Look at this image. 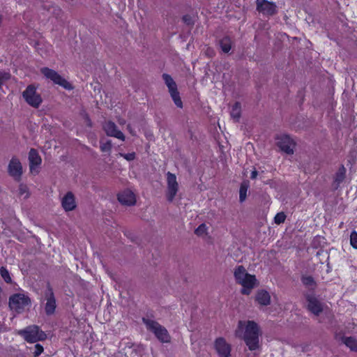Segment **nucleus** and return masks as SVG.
I'll use <instances>...</instances> for the list:
<instances>
[{"label": "nucleus", "mask_w": 357, "mask_h": 357, "mask_svg": "<svg viewBox=\"0 0 357 357\" xmlns=\"http://www.w3.org/2000/svg\"><path fill=\"white\" fill-rule=\"evenodd\" d=\"M303 284L310 291H314L317 287V282L311 275H303L301 278Z\"/></svg>", "instance_id": "nucleus-21"}, {"label": "nucleus", "mask_w": 357, "mask_h": 357, "mask_svg": "<svg viewBox=\"0 0 357 357\" xmlns=\"http://www.w3.org/2000/svg\"><path fill=\"white\" fill-rule=\"evenodd\" d=\"M286 219V215L283 212L278 213L275 218H274V222L275 223L278 225H280L281 223H283L285 221Z\"/></svg>", "instance_id": "nucleus-31"}, {"label": "nucleus", "mask_w": 357, "mask_h": 357, "mask_svg": "<svg viewBox=\"0 0 357 357\" xmlns=\"http://www.w3.org/2000/svg\"><path fill=\"white\" fill-rule=\"evenodd\" d=\"M256 301L261 305H268L271 303V296L268 291L259 290L255 297Z\"/></svg>", "instance_id": "nucleus-20"}, {"label": "nucleus", "mask_w": 357, "mask_h": 357, "mask_svg": "<svg viewBox=\"0 0 357 357\" xmlns=\"http://www.w3.org/2000/svg\"><path fill=\"white\" fill-rule=\"evenodd\" d=\"M43 351V347L39 344L35 345V351L33 352L34 356H38Z\"/></svg>", "instance_id": "nucleus-36"}, {"label": "nucleus", "mask_w": 357, "mask_h": 357, "mask_svg": "<svg viewBox=\"0 0 357 357\" xmlns=\"http://www.w3.org/2000/svg\"><path fill=\"white\" fill-rule=\"evenodd\" d=\"M120 203L127 206L134 205L136 202L135 194L130 190H126L118 195Z\"/></svg>", "instance_id": "nucleus-16"}, {"label": "nucleus", "mask_w": 357, "mask_h": 357, "mask_svg": "<svg viewBox=\"0 0 357 357\" xmlns=\"http://www.w3.org/2000/svg\"><path fill=\"white\" fill-rule=\"evenodd\" d=\"M61 204L66 211H70L75 208L76 204L74 195L71 192H68L61 200Z\"/></svg>", "instance_id": "nucleus-18"}, {"label": "nucleus", "mask_w": 357, "mask_h": 357, "mask_svg": "<svg viewBox=\"0 0 357 357\" xmlns=\"http://www.w3.org/2000/svg\"><path fill=\"white\" fill-rule=\"evenodd\" d=\"M103 129L107 135L116 137L122 141L125 140V135L118 129L116 125L114 122L111 121L105 122L103 125Z\"/></svg>", "instance_id": "nucleus-14"}, {"label": "nucleus", "mask_w": 357, "mask_h": 357, "mask_svg": "<svg viewBox=\"0 0 357 357\" xmlns=\"http://www.w3.org/2000/svg\"><path fill=\"white\" fill-rule=\"evenodd\" d=\"M207 227L205 224H201L195 231L197 236H202L206 233Z\"/></svg>", "instance_id": "nucleus-33"}, {"label": "nucleus", "mask_w": 357, "mask_h": 357, "mask_svg": "<svg viewBox=\"0 0 357 357\" xmlns=\"http://www.w3.org/2000/svg\"><path fill=\"white\" fill-rule=\"evenodd\" d=\"M183 22L188 26H192L195 24V17L190 15H185L183 17Z\"/></svg>", "instance_id": "nucleus-32"}, {"label": "nucleus", "mask_w": 357, "mask_h": 357, "mask_svg": "<svg viewBox=\"0 0 357 357\" xmlns=\"http://www.w3.org/2000/svg\"><path fill=\"white\" fill-rule=\"evenodd\" d=\"M257 174H258L257 171L255 169L254 171H252V172H251L250 178H251V179H255V178H257Z\"/></svg>", "instance_id": "nucleus-37"}, {"label": "nucleus", "mask_w": 357, "mask_h": 357, "mask_svg": "<svg viewBox=\"0 0 357 357\" xmlns=\"http://www.w3.org/2000/svg\"><path fill=\"white\" fill-rule=\"evenodd\" d=\"M238 331L245 328L243 339L249 350L255 351L259 348V326L254 321H248L246 323L239 321Z\"/></svg>", "instance_id": "nucleus-1"}, {"label": "nucleus", "mask_w": 357, "mask_h": 357, "mask_svg": "<svg viewBox=\"0 0 357 357\" xmlns=\"http://www.w3.org/2000/svg\"><path fill=\"white\" fill-rule=\"evenodd\" d=\"M40 73L55 84H58L66 90L73 89V86L54 70L44 67L40 69Z\"/></svg>", "instance_id": "nucleus-7"}, {"label": "nucleus", "mask_w": 357, "mask_h": 357, "mask_svg": "<svg viewBox=\"0 0 357 357\" xmlns=\"http://www.w3.org/2000/svg\"><path fill=\"white\" fill-rule=\"evenodd\" d=\"M241 104L238 102H235L232 106L231 110L230 112L231 117L235 121H238L241 117Z\"/></svg>", "instance_id": "nucleus-23"}, {"label": "nucleus", "mask_w": 357, "mask_h": 357, "mask_svg": "<svg viewBox=\"0 0 357 357\" xmlns=\"http://www.w3.org/2000/svg\"><path fill=\"white\" fill-rule=\"evenodd\" d=\"M236 335L238 336V331H236Z\"/></svg>", "instance_id": "nucleus-40"}, {"label": "nucleus", "mask_w": 357, "mask_h": 357, "mask_svg": "<svg viewBox=\"0 0 357 357\" xmlns=\"http://www.w3.org/2000/svg\"><path fill=\"white\" fill-rule=\"evenodd\" d=\"M248 191V185L245 183H242L239 190V201L243 202L246 199Z\"/></svg>", "instance_id": "nucleus-28"}, {"label": "nucleus", "mask_w": 357, "mask_h": 357, "mask_svg": "<svg viewBox=\"0 0 357 357\" xmlns=\"http://www.w3.org/2000/svg\"><path fill=\"white\" fill-rule=\"evenodd\" d=\"M304 297L307 302V310L314 316L319 317L324 312L325 304L313 293H305Z\"/></svg>", "instance_id": "nucleus-6"}, {"label": "nucleus", "mask_w": 357, "mask_h": 357, "mask_svg": "<svg viewBox=\"0 0 357 357\" xmlns=\"http://www.w3.org/2000/svg\"><path fill=\"white\" fill-rule=\"evenodd\" d=\"M11 78V75L8 72L0 71V90L3 86Z\"/></svg>", "instance_id": "nucleus-27"}, {"label": "nucleus", "mask_w": 357, "mask_h": 357, "mask_svg": "<svg viewBox=\"0 0 357 357\" xmlns=\"http://www.w3.org/2000/svg\"><path fill=\"white\" fill-rule=\"evenodd\" d=\"M8 173L16 181H20L23 173L22 166L20 160L15 157L12 158L8 166Z\"/></svg>", "instance_id": "nucleus-12"}, {"label": "nucleus", "mask_w": 357, "mask_h": 357, "mask_svg": "<svg viewBox=\"0 0 357 357\" xmlns=\"http://www.w3.org/2000/svg\"><path fill=\"white\" fill-rule=\"evenodd\" d=\"M168 91L172 98L174 104L178 108H183V102L180 97V93L178 91L177 84H174V86L167 87Z\"/></svg>", "instance_id": "nucleus-19"}, {"label": "nucleus", "mask_w": 357, "mask_h": 357, "mask_svg": "<svg viewBox=\"0 0 357 357\" xmlns=\"http://www.w3.org/2000/svg\"><path fill=\"white\" fill-rule=\"evenodd\" d=\"M86 123L87 125L91 127L92 126V123H91V121L90 120V119L89 118L88 116H86Z\"/></svg>", "instance_id": "nucleus-38"}, {"label": "nucleus", "mask_w": 357, "mask_h": 357, "mask_svg": "<svg viewBox=\"0 0 357 357\" xmlns=\"http://www.w3.org/2000/svg\"><path fill=\"white\" fill-rule=\"evenodd\" d=\"M121 155L123 157L128 161H132L135 158V153H121Z\"/></svg>", "instance_id": "nucleus-35"}, {"label": "nucleus", "mask_w": 357, "mask_h": 357, "mask_svg": "<svg viewBox=\"0 0 357 357\" xmlns=\"http://www.w3.org/2000/svg\"><path fill=\"white\" fill-rule=\"evenodd\" d=\"M142 321L145 324L147 330L154 333L159 341L163 343L170 342L171 337L167 330L158 322L145 317L142 318Z\"/></svg>", "instance_id": "nucleus-3"}, {"label": "nucleus", "mask_w": 357, "mask_h": 357, "mask_svg": "<svg viewBox=\"0 0 357 357\" xmlns=\"http://www.w3.org/2000/svg\"><path fill=\"white\" fill-rule=\"evenodd\" d=\"M277 144L278 147L287 154L290 155L294 153L295 142L289 135H284L278 137Z\"/></svg>", "instance_id": "nucleus-13"}, {"label": "nucleus", "mask_w": 357, "mask_h": 357, "mask_svg": "<svg viewBox=\"0 0 357 357\" xmlns=\"http://www.w3.org/2000/svg\"><path fill=\"white\" fill-rule=\"evenodd\" d=\"M350 243L354 248L357 249V232L356 231L351 233Z\"/></svg>", "instance_id": "nucleus-34"}, {"label": "nucleus", "mask_w": 357, "mask_h": 357, "mask_svg": "<svg viewBox=\"0 0 357 357\" xmlns=\"http://www.w3.org/2000/svg\"><path fill=\"white\" fill-rule=\"evenodd\" d=\"M17 334L22 336L26 342L35 343L46 339V334L38 326L31 325L20 330Z\"/></svg>", "instance_id": "nucleus-4"}, {"label": "nucleus", "mask_w": 357, "mask_h": 357, "mask_svg": "<svg viewBox=\"0 0 357 357\" xmlns=\"http://www.w3.org/2000/svg\"><path fill=\"white\" fill-rule=\"evenodd\" d=\"M134 353H135V354H137L136 349H133V350L132 351V353H131V356H132V357H135L134 356H132V354H133Z\"/></svg>", "instance_id": "nucleus-39"}, {"label": "nucleus", "mask_w": 357, "mask_h": 357, "mask_svg": "<svg viewBox=\"0 0 357 357\" xmlns=\"http://www.w3.org/2000/svg\"><path fill=\"white\" fill-rule=\"evenodd\" d=\"M213 348L218 357H231V345L224 337L216 338L213 342Z\"/></svg>", "instance_id": "nucleus-10"}, {"label": "nucleus", "mask_w": 357, "mask_h": 357, "mask_svg": "<svg viewBox=\"0 0 357 357\" xmlns=\"http://www.w3.org/2000/svg\"><path fill=\"white\" fill-rule=\"evenodd\" d=\"M45 312L47 316L54 314L56 308V302L55 296L52 287L48 284L47 289L44 292Z\"/></svg>", "instance_id": "nucleus-9"}, {"label": "nucleus", "mask_w": 357, "mask_h": 357, "mask_svg": "<svg viewBox=\"0 0 357 357\" xmlns=\"http://www.w3.org/2000/svg\"><path fill=\"white\" fill-rule=\"evenodd\" d=\"M112 147L111 140H107L105 142H100V149L103 152H109Z\"/></svg>", "instance_id": "nucleus-30"}, {"label": "nucleus", "mask_w": 357, "mask_h": 357, "mask_svg": "<svg viewBox=\"0 0 357 357\" xmlns=\"http://www.w3.org/2000/svg\"><path fill=\"white\" fill-rule=\"evenodd\" d=\"M221 50L225 53H228L231 48V40L228 36H225L220 41Z\"/></svg>", "instance_id": "nucleus-25"}, {"label": "nucleus", "mask_w": 357, "mask_h": 357, "mask_svg": "<svg viewBox=\"0 0 357 357\" xmlns=\"http://www.w3.org/2000/svg\"><path fill=\"white\" fill-rule=\"evenodd\" d=\"M30 305V298L24 294L17 293L9 298V307L18 314L23 312Z\"/></svg>", "instance_id": "nucleus-5"}, {"label": "nucleus", "mask_w": 357, "mask_h": 357, "mask_svg": "<svg viewBox=\"0 0 357 357\" xmlns=\"http://www.w3.org/2000/svg\"><path fill=\"white\" fill-rule=\"evenodd\" d=\"M342 342L351 351H357V340L353 337H342Z\"/></svg>", "instance_id": "nucleus-24"}, {"label": "nucleus", "mask_w": 357, "mask_h": 357, "mask_svg": "<svg viewBox=\"0 0 357 357\" xmlns=\"http://www.w3.org/2000/svg\"><path fill=\"white\" fill-rule=\"evenodd\" d=\"M162 79L167 87L174 86V84H176L173 78L168 74L164 73L162 75Z\"/></svg>", "instance_id": "nucleus-29"}, {"label": "nucleus", "mask_w": 357, "mask_h": 357, "mask_svg": "<svg viewBox=\"0 0 357 357\" xmlns=\"http://www.w3.org/2000/svg\"><path fill=\"white\" fill-rule=\"evenodd\" d=\"M22 96L29 105L35 108H38L42 102L41 96L33 85H29L23 91Z\"/></svg>", "instance_id": "nucleus-8"}, {"label": "nucleus", "mask_w": 357, "mask_h": 357, "mask_svg": "<svg viewBox=\"0 0 357 357\" xmlns=\"http://www.w3.org/2000/svg\"><path fill=\"white\" fill-rule=\"evenodd\" d=\"M346 168L342 165L336 172L334 178L335 188L337 189L340 184L344 181L346 175Z\"/></svg>", "instance_id": "nucleus-22"}, {"label": "nucleus", "mask_w": 357, "mask_h": 357, "mask_svg": "<svg viewBox=\"0 0 357 357\" xmlns=\"http://www.w3.org/2000/svg\"><path fill=\"white\" fill-rule=\"evenodd\" d=\"M0 275L6 283H12V278L10 277V273L6 267L1 266L0 268Z\"/></svg>", "instance_id": "nucleus-26"}, {"label": "nucleus", "mask_w": 357, "mask_h": 357, "mask_svg": "<svg viewBox=\"0 0 357 357\" xmlns=\"http://www.w3.org/2000/svg\"><path fill=\"white\" fill-rule=\"evenodd\" d=\"M234 276L236 282L243 287L241 290V294L243 295H249L255 285V276L249 274L242 265L236 267Z\"/></svg>", "instance_id": "nucleus-2"}, {"label": "nucleus", "mask_w": 357, "mask_h": 357, "mask_svg": "<svg viewBox=\"0 0 357 357\" xmlns=\"http://www.w3.org/2000/svg\"><path fill=\"white\" fill-rule=\"evenodd\" d=\"M167 190L166 197L169 202H172L178 190V184L176 181V177L174 174L169 172L167 173Z\"/></svg>", "instance_id": "nucleus-11"}, {"label": "nucleus", "mask_w": 357, "mask_h": 357, "mask_svg": "<svg viewBox=\"0 0 357 357\" xmlns=\"http://www.w3.org/2000/svg\"><path fill=\"white\" fill-rule=\"evenodd\" d=\"M29 168L31 172L35 170V167L39 166L42 162V159L37 151L34 149H31L29 153Z\"/></svg>", "instance_id": "nucleus-17"}, {"label": "nucleus", "mask_w": 357, "mask_h": 357, "mask_svg": "<svg viewBox=\"0 0 357 357\" xmlns=\"http://www.w3.org/2000/svg\"><path fill=\"white\" fill-rule=\"evenodd\" d=\"M257 10L263 14L273 15L276 13L275 3L266 0H257Z\"/></svg>", "instance_id": "nucleus-15"}]
</instances>
